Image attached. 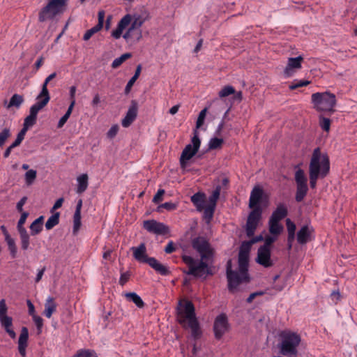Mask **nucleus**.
<instances>
[{"mask_svg":"<svg viewBox=\"0 0 357 357\" xmlns=\"http://www.w3.org/2000/svg\"><path fill=\"white\" fill-rule=\"evenodd\" d=\"M220 194V187L218 186L207 200V204L216 206V202Z\"/></svg>","mask_w":357,"mask_h":357,"instance_id":"obj_42","label":"nucleus"},{"mask_svg":"<svg viewBox=\"0 0 357 357\" xmlns=\"http://www.w3.org/2000/svg\"><path fill=\"white\" fill-rule=\"evenodd\" d=\"M66 6V0H50L49 3L39 12L38 20L43 22L54 19L56 15L64 12Z\"/></svg>","mask_w":357,"mask_h":357,"instance_id":"obj_7","label":"nucleus"},{"mask_svg":"<svg viewBox=\"0 0 357 357\" xmlns=\"http://www.w3.org/2000/svg\"><path fill=\"white\" fill-rule=\"evenodd\" d=\"M143 227L147 231L156 235H166L169 232L168 226L155 220H144Z\"/></svg>","mask_w":357,"mask_h":357,"instance_id":"obj_14","label":"nucleus"},{"mask_svg":"<svg viewBox=\"0 0 357 357\" xmlns=\"http://www.w3.org/2000/svg\"><path fill=\"white\" fill-rule=\"evenodd\" d=\"M73 357H98L96 354L93 351L79 350Z\"/></svg>","mask_w":357,"mask_h":357,"instance_id":"obj_53","label":"nucleus"},{"mask_svg":"<svg viewBox=\"0 0 357 357\" xmlns=\"http://www.w3.org/2000/svg\"><path fill=\"white\" fill-rule=\"evenodd\" d=\"M310 82L307 80L294 79L289 86L290 90L293 91L300 87L307 86Z\"/></svg>","mask_w":357,"mask_h":357,"instance_id":"obj_43","label":"nucleus"},{"mask_svg":"<svg viewBox=\"0 0 357 357\" xmlns=\"http://www.w3.org/2000/svg\"><path fill=\"white\" fill-rule=\"evenodd\" d=\"M222 142L223 139L214 137L210 140L208 147L210 149H215L220 147Z\"/></svg>","mask_w":357,"mask_h":357,"instance_id":"obj_52","label":"nucleus"},{"mask_svg":"<svg viewBox=\"0 0 357 357\" xmlns=\"http://www.w3.org/2000/svg\"><path fill=\"white\" fill-rule=\"evenodd\" d=\"M123 296L127 301L134 303L139 308H142L145 305L141 297L135 292H126Z\"/></svg>","mask_w":357,"mask_h":357,"instance_id":"obj_30","label":"nucleus"},{"mask_svg":"<svg viewBox=\"0 0 357 357\" xmlns=\"http://www.w3.org/2000/svg\"><path fill=\"white\" fill-rule=\"evenodd\" d=\"M303 58L301 56H298L295 58H289L288 59L287 65L284 69V75L286 77H291L294 73V69H299L301 68V62Z\"/></svg>","mask_w":357,"mask_h":357,"instance_id":"obj_20","label":"nucleus"},{"mask_svg":"<svg viewBox=\"0 0 357 357\" xmlns=\"http://www.w3.org/2000/svg\"><path fill=\"white\" fill-rule=\"evenodd\" d=\"M131 250L133 252L134 258L140 263H149V259L153 257H149L146 254V248L144 243H141L138 247H132Z\"/></svg>","mask_w":357,"mask_h":357,"instance_id":"obj_18","label":"nucleus"},{"mask_svg":"<svg viewBox=\"0 0 357 357\" xmlns=\"http://www.w3.org/2000/svg\"><path fill=\"white\" fill-rule=\"evenodd\" d=\"M27 201L26 197H23L17 203L16 206V208L19 212H22L23 211V206L26 204Z\"/></svg>","mask_w":357,"mask_h":357,"instance_id":"obj_64","label":"nucleus"},{"mask_svg":"<svg viewBox=\"0 0 357 357\" xmlns=\"http://www.w3.org/2000/svg\"><path fill=\"white\" fill-rule=\"evenodd\" d=\"M20 239H21L22 249L24 250H27L29 246V234H25V233H24V235L22 236H20Z\"/></svg>","mask_w":357,"mask_h":357,"instance_id":"obj_55","label":"nucleus"},{"mask_svg":"<svg viewBox=\"0 0 357 357\" xmlns=\"http://www.w3.org/2000/svg\"><path fill=\"white\" fill-rule=\"evenodd\" d=\"M119 127L118 125L112 126L108 132H107V136L109 139H113L118 133Z\"/></svg>","mask_w":357,"mask_h":357,"instance_id":"obj_56","label":"nucleus"},{"mask_svg":"<svg viewBox=\"0 0 357 357\" xmlns=\"http://www.w3.org/2000/svg\"><path fill=\"white\" fill-rule=\"evenodd\" d=\"M215 206H212L211 204H207L204 208L203 211V218L206 220V222H210L213 218V213L215 211Z\"/></svg>","mask_w":357,"mask_h":357,"instance_id":"obj_36","label":"nucleus"},{"mask_svg":"<svg viewBox=\"0 0 357 357\" xmlns=\"http://www.w3.org/2000/svg\"><path fill=\"white\" fill-rule=\"evenodd\" d=\"M57 305L52 297H48L45 303L44 315L47 318H50L52 314L56 312Z\"/></svg>","mask_w":357,"mask_h":357,"instance_id":"obj_29","label":"nucleus"},{"mask_svg":"<svg viewBox=\"0 0 357 357\" xmlns=\"http://www.w3.org/2000/svg\"><path fill=\"white\" fill-rule=\"evenodd\" d=\"M59 213L56 212L51 215L45 223V228L47 230L52 229L54 227L57 225L59 222Z\"/></svg>","mask_w":357,"mask_h":357,"instance_id":"obj_38","label":"nucleus"},{"mask_svg":"<svg viewBox=\"0 0 357 357\" xmlns=\"http://www.w3.org/2000/svg\"><path fill=\"white\" fill-rule=\"evenodd\" d=\"M186 327L190 328L191 336L195 340H199L202 337L203 333L198 319L187 324Z\"/></svg>","mask_w":357,"mask_h":357,"instance_id":"obj_26","label":"nucleus"},{"mask_svg":"<svg viewBox=\"0 0 357 357\" xmlns=\"http://www.w3.org/2000/svg\"><path fill=\"white\" fill-rule=\"evenodd\" d=\"M242 92L236 91L231 86H225V105H229L228 110L225 112V119L227 117V113L230 108L235 105H238L242 100Z\"/></svg>","mask_w":357,"mask_h":357,"instance_id":"obj_13","label":"nucleus"},{"mask_svg":"<svg viewBox=\"0 0 357 357\" xmlns=\"http://www.w3.org/2000/svg\"><path fill=\"white\" fill-rule=\"evenodd\" d=\"M262 208L251 209L248 215L245 226V231L248 237L252 238L254 236L255 232L262 218Z\"/></svg>","mask_w":357,"mask_h":357,"instance_id":"obj_11","label":"nucleus"},{"mask_svg":"<svg viewBox=\"0 0 357 357\" xmlns=\"http://www.w3.org/2000/svg\"><path fill=\"white\" fill-rule=\"evenodd\" d=\"M0 323L1 326L4 328L6 332L8 334V335L12 338L15 339L16 337V333L12 328L13 327V319L10 317L3 316L0 317Z\"/></svg>","mask_w":357,"mask_h":357,"instance_id":"obj_25","label":"nucleus"},{"mask_svg":"<svg viewBox=\"0 0 357 357\" xmlns=\"http://www.w3.org/2000/svg\"><path fill=\"white\" fill-rule=\"evenodd\" d=\"M275 241V238L268 236L265 238L264 245L260 246L259 248H267L268 250H271V247Z\"/></svg>","mask_w":357,"mask_h":357,"instance_id":"obj_57","label":"nucleus"},{"mask_svg":"<svg viewBox=\"0 0 357 357\" xmlns=\"http://www.w3.org/2000/svg\"><path fill=\"white\" fill-rule=\"evenodd\" d=\"M312 229H310L307 225L303 226L297 233V241L299 244H305L310 239Z\"/></svg>","mask_w":357,"mask_h":357,"instance_id":"obj_27","label":"nucleus"},{"mask_svg":"<svg viewBox=\"0 0 357 357\" xmlns=\"http://www.w3.org/2000/svg\"><path fill=\"white\" fill-rule=\"evenodd\" d=\"M136 80H137V79H135V78H133V77L130 78V79L128 82V83L126 86L125 90H124L125 94L128 95L130 92L131 89H132V86L134 85L135 82H136Z\"/></svg>","mask_w":357,"mask_h":357,"instance_id":"obj_60","label":"nucleus"},{"mask_svg":"<svg viewBox=\"0 0 357 357\" xmlns=\"http://www.w3.org/2000/svg\"><path fill=\"white\" fill-rule=\"evenodd\" d=\"M130 277V273L129 271H126L124 273H121L119 283L120 285L123 286L129 280Z\"/></svg>","mask_w":357,"mask_h":357,"instance_id":"obj_58","label":"nucleus"},{"mask_svg":"<svg viewBox=\"0 0 357 357\" xmlns=\"http://www.w3.org/2000/svg\"><path fill=\"white\" fill-rule=\"evenodd\" d=\"M75 104V100L71 101L70 105H69L66 114L59 121V123L57 125V127L59 128H61L64 126V124L66 123L68 119H69V117L72 113V111L73 109Z\"/></svg>","mask_w":357,"mask_h":357,"instance_id":"obj_37","label":"nucleus"},{"mask_svg":"<svg viewBox=\"0 0 357 357\" xmlns=\"http://www.w3.org/2000/svg\"><path fill=\"white\" fill-rule=\"evenodd\" d=\"M320 126L324 131H328L331 126V120L328 118L320 116Z\"/></svg>","mask_w":357,"mask_h":357,"instance_id":"obj_50","label":"nucleus"},{"mask_svg":"<svg viewBox=\"0 0 357 357\" xmlns=\"http://www.w3.org/2000/svg\"><path fill=\"white\" fill-rule=\"evenodd\" d=\"M200 139L197 135L192 138V144H188L182 151L180 158V164L184 168L187 162L190 160L198 151L200 146Z\"/></svg>","mask_w":357,"mask_h":357,"instance_id":"obj_12","label":"nucleus"},{"mask_svg":"<svg viewBox=\"0 0 357 357\" xmlns=\"http://www.w3.org/2000/svg\"><path fill=\"white\" fill-rule=\"evenodd\" d=\"M56 73H53L45 78V79L42 85V89H41V91H40L41 96H43L44 95L50 96L49 91L47 89V84L50 81H52L53 79H54L56 77Z\"/></svg>","mask_w":357,"mask_h":357,"instance_id":"obj_39","label":"nucleus"},{"mask_svg":"<svg viewBox=\"0 0 357 357\" xmlns=\"http://www.w3.org/2000/svg\"><path fill=\"white\" fill-rule=\"evenodd\" d=\"M192 247L200 255V259L196 260L189 255H183L182 260L188 266V275L196 278L212 275L211 266L213 263L214 250L204 237H197L192 241Z\"/></svg>","mask_w":357,"mask_h":357,"instance_id":"obj_1","label":"nucleus"},{"mask_svg":"<svg viewBox=\"0 0 357 357\" xmlns=\"http://www.w3.org/2000/svg\"><path fill=\"white\" fill-rule=\"evenodd\" d=\"M11 136V131L10 128L5 127L0 132V147H3L6 140Z\"/></svg>","mask_w":357,"mask_h":357,"instance_id":"obj_41","label":"nucleus"},{"mask_svg":"<svg viewBox=\"0 0 357 357\" xmlns=\"http://www.w3.org/2000/svg\"><path fill=\"white\" fill-rule=\"evenodd\" d=\"M145 20L139 15H135L133 18L130 15L127 14L119 22L117 27L112 32V36L115 39H119L122 36L123 30L130 24V28L135 32V40L139 41L142 38L141 26L144 23Z\"/></svg>","mask_w":357,"mask_h":357,"instance_id":"obj_5","label":"nucleus"},{"mask_svg":"<svg viewBox=\"0 0 357 357\" xmlns=\"http://www.w3.org/2000/svg\"><path fill=\"white\" fill-rule=\"evenodd\" d=\"M206 112H207L206 108H204V109H202L200 112V113L198 116L197 122H196V128H199L204 124V120L206 118Z\"/></svg>","mask_w":357,"mask_h":357,"instance_id":"obj_51","label":"nucleus"},{"mask_svg":"<svg viewBox=\"0 0 357 357\" xmlns=\"http://www.w3.org/2000/svg\"><path fill=\"white\" fill-rule=\"evenodd\" d=\"M191 202L198 211H202L207 204L206 197L204 193L197 192L191 197Z\"/></svg>","mask_w":357,"mask_h":357,"instance_id":"obj_22","label":"nucleus"},{"mask_svg":"<svg viewBox=\"0 0 357 357\" xmlns=\"http://www.w3.org/2000/svg\"><path fill=\"white\" fill-rule=\"evenodd\" d=\"M148 264L161 275L166 276L171 273L167 266L160 263L155 257L149 259V263Z\"/></svg>","mask_w":357,"mask_h":357,"instance_id":"obj_24","label":"nucleus"},{"mask_svg":"<svg viewBox=\"0 0 357 357\" xmlns=\"http://www.w3.org/2000/svg\"><path fill=\"white\" fill-rule=\"evenodd\" d=\"M5 241H6L8 247V250L10 252V255L13 258H15L17 253V247L15 245V242L13 238H12L10 236L6 238Z\"/></svg>","mask_w":357,"mask_h":357,"instance_id":"obj_44","label":"nucleus"},{"mask_svg":"<svg viewBox=\"0 0 357 357\" xmlns=\"http://www.w3.org/2000/svg\"><path fill=\"white\" fill-rule=\"evenodd\" d=\"M135 31H134L129 27L126 32L123 35V38L126 40H128L132 38L135 39Z\"/></svg>","mask_w":357,"mask_h":357,"instance_id":"obj_62","label":"nucleus"},{"mask_svg":"<svg viewBox=\"0 0 357 357\" xmlns=\"http://www.w3.org/2000/svg\"><path fill=\"white\" fill-rule=\"evenodd\" d=\"M37 172L36 170L29 169L25 173V181L26 185H31L36 178Z\"/></svg>","mask_w":357,"mask_h":357,"instance_id":"obj_45","label":"nucleus"},{"mask_svg":"<svg viewBox=\"0 0 357 357\" xmlns=\"http://www.w3.org/2000/svg\"><path fill=\"white\" fill-rule=\"evenodd\" d=\"M50 100V96H40V93L36 97V102L33 104L29 110V114L37 117L38 113L45 107Z\"/></svg>","mask_w":357,"mask_h":357,"instance_id":"obj_19","label":"nucleus"},{"mask_svg":"<svg viewBox=\"0 0 357 357\" xmlns=\"http://www.w3.org/2000/svg\"><path fill=\"white\" fill-rule=\"evenodd\" d=\"M138 112V103L136 100H132L130 105L127 111L126 116L122 119L121 124L124 128L129 127L136 119Z\"/></svg>","mask_w":357,"mask_h":357,"instance_id":"obj_16","label":"nucleus"},{"mask_svg":"<svg viewBox=\"0 0 357 357\" xmlns=\"http://www.w3.org/2000/svg\"><path fill=\"white\" fill-rule=\"evenodd\" d=\"M263 197V190L259 186L254 187L250 192L248 205L249 208L250 209L262 208L260 204L262 202Z\"/></svg>","mask_w":357,"mask_h":357,"instance_id":"obj_15","label":"nucleus"},{"mask_svg":"<svg viewBox=\"0 0 357 357\" xmlns=\"http://www.w3.org/2000/svg\"><path fill=\"white\" fill-rule=\"evenodd\" d=\"M286 225L288 231L287 241H294L296 225L290 219H287Z\"/></svg>","mask_w":357,"mask_h":357,"instance_id":"obj_35","label":"nucleus"},{"mask_svg":"<svg viewBox=\"0 0 357 357\" xmlns=\"http://www.w3.org/2000/svg\"><path fill=\"white\" fill-rule=\"evenodd\" d=\"M44 217L40 216L36 219L30 225L31 234L32 236L38 234L43 230Z\"/></svg>","mask_w":357,"mask_h":357,"instance_id":"obj_31","label":"nucleus"},{"mask_svg":"<svg viewBox=\"0 0 357 357\" xmlns=\"http://www.w3.org/2000/svg\"><path fill=\"white\" fill-rule=\"evenodd\" d=\"M196 319L197 318L193 303L190 301H185L183 303L180 301L177 308V320L179 324L186 328L187 324Z\"/></svg>","mask_w":357,"mask_h":357,"instance_id":"obj_9","label":"nucleus"},{"mask_svg":"<svg viewBox=\"0 0 357 357\" xmlns=\"http://www.w3.org/2000/svg\"><path fill=\"white\" fill-rule=\"evenodd\" d=\"M66 6V0H50L49 3L39 12L38 20L43 22L54 19L56 15L64 12Z\"/></svg>","mask_w":357,"mask_h":357,"instance_id":"obj_8","label":"nucleus"},{"mask_svg":"<svg viewBox=\"0 0 357 357\" xmlns=\"http://www.w3.org/2000/svg\"><path fill=\"white\" fill-rule=\"evenodd\" d=\"M288 215V209L284 204L280 203L273 211L269 219L280 222Z\"/></svg>","mask_w":357,"mask_h":357,"instance_id":"obj_23","label":"nucleus"},{"mask_svg":"<svg viewBox=\"0 0 357 357\" xmlns=\"http://www.w3.org/2000/svg\"><path fill=\"white\" fill-rule=\"evenodd\" d=\"M268 229L269 232L274 236H278L283 230V226L280 223V222L272 220L269 219L268 220Z\"/></svg>","mask_w":357,"mask_h":357,"instance_id":"obj_33","label":"nucleus"},{"mask_svg":"<svg viewBox=\"0 0 357 357\" xmlns=\"http://www.w3.org/2000/svg\"><path fill=\"white\" fill-rule=\"evenodd\" d=\"M132 56V54L130 53H125L122 54L121 56L115 59L112 63V68H119L124 61H126L127 59H130Z\"/></svg>","mask_w":357,"mask_h":357,"instance_id":"obj_40","label":"nucleus"},{"mask_svg":"<svg viewBox=\"0 0 357 357\" xmlns=\"http://www.w3.org/2000/svg\"><path fill=\"white\" fill-rule=\"evenodd\" d=\"M301 341V335L296 332L290 330L281 331L279 343L280 354L286 357H298Z\"/></svg>","mask_w":357,"mask_h":357,"instance_id":"obj_4","label":"nucleus"},{"mask_svg":"<svg viewBox=\"0 0 357 357\" xmlns=\"http://www.w3.org/2000/svg\"><path fill=\"white\" fill-rule=\"evenodd\" d=\"M37 117L29 114L25 119L24 121L23 126L29 128L33 126L36 123Z\"/></svg>","mask_w":357,"mask_h":357,"instance_id":"obj_48","label":"nucleus"},{"mask_svg":"<svg viewBox=\"0 0 357 357\" xmlns=\"http://www.w3.org/2000/svg\"><path fill=\"white\" fill-rule=\"evenodd\" d=\"M176 250V246L173 241H169L165 248V252L167 254H171Z\"/></svg>","mask_w":357,"mask_h":357,"instance_id":"obj_61","label":"nucleus"},{"mask_svg":"<svg viewBox=\"0 0 357 357\" xmlns=\"http://www.w3.org/2000/svg\"><path fill=\"white\" fill-rule=\"evenodd\" d=\"M101 29H102L99 28L98 26H96V25L94 26L93 27H92L91 29H90L86 31V33H84V35L83 36V40H89L93 34L98 32Z\"/></svg>","mask_w":357,"mask_h":357,"instance_id":"obj_49","label":"nucleus"},{"mask_svg":"<svg viewBox=\"0 0 357 357\" xmlns=\"http://www.w3.org/2000/svg\"><path fill=\"white\" fill-rule=\"evenodd\" d=\"M294 179L296 184L295 200L301 202L308 192L307 178L302 169L296 171Z\"/></svg>","mask_w":357,"mask_h":357,"instance_id":"obj_10","label":"nucleus"},{"mask_svg":"<svg viewBox=\"0 0 357 357\" xmlns=\"http://www.w3.org/2000/svg\"><path fill=\"white\" fill-rule=\"evenodd\" d=\"M88 175L86 174H83L77 177V181L78 183L77 193L82 194L86 191L88 188Z\"/></svg>","mask_w":357,"mask_h":357,"instance_id":"obj_32","label":"nucleus"},{"mask_svg":"<svg viewBox=\"0 0 357 357\" xmlns=\"http://www.w3.org/2000/svg\"><path fill=\"white\" fill-rule=\"evenodd\" d=\"M81 214H75L73 216V232L77 234L81 227Z\"/></svg>","mask_w":357,"mask_h":357,"instance_id":"obj_46","label":"nucleus"},{"mask_svg":"<svg viewBox=\"0 0 357 357\" xmlns=\"http://www.w3.org/2000/svg\"><path fill=\"white\" fill-rule=\"evenodd\" d=\"M330 171V161L326 154H323L320 149L316 148L312 153L309 165V178L311 188H316L319 177H326Z\"/></svg>","mask_w":357,"mask_h":357,"instance_id":"obj_3","label":"nucleus"},{"mask_svg":"<svg viewBox=\"0 0 357 357\" xmlns=\"http://www.w3.org/2000/svg\"><path fill=\"white\" fill-rule=\"evenodd\" d=\"M252 245L249 241H243L241 245L238 256V267L236 270L231 269L230 261L227 263L228 289L233 294L247 289L248 285L251 281L249 273V262Z\"/></svg>","mask_w":357,"mask_h":357,"instance_id":"obj_2","label":"nucleus"},{"mask_svg":"<svg viewBox=\"0 0 357 357\" xmlns=\"http://www.w3.org/2000/svg\"><path fill=\"white\" fill-rule=\"evenodd\" d=\"M314 107L320 112H333L336 105V97L333 93L326 91L314 93L311 96Z\"/></svg>","mask_w":357,"mask_h":357,"instance_id":"obj_6","label":"nucleus"},{"mask_svg":"<svg viewBox=\"0 0 357 357\" xmlns=\"http://www.w3.org/2000/svg\"><path fill=\"white\" fill-rule=\"evenodd\" d=\"M213 331L217 340H220L223 335V313H220L215 319Z\"/></svg>","mask_w":357,"mask_h":357,"instance_id":"obj_28","label":"nucleus"},{"mask_svg":"<svg viewBox=\"0 0 357 357\" xmlns=\"http://www.w3.org/2000/svg\"><path fill=\"white\" fill-rule=\"evenodd\" d=\"M165 190L163 189H159L157 192V193L154 195L153 198V202L155 204L159 203L162 199V196L165 194Z\"/></svg>","mask_w":357,"mask_h":357,"instance_id":"obj_59","label":"nucleus"},{"mask_svg":"<svg viewBox=\"0 0 357 357\" xmlns=\"http://www.w3.org/2000/svg\"><path fill=\"white\" fill-rule=\"evenodd\" d=\"M29 339V331L26 327H22L18 340V351L22 357L26 356V349Z\"/></svg>","mask_w":357,"mask_h":357,"instance_id":"obj_21","label":"nucleus"},{"mask_svg":"<svg viewBox=\"0 0 357 357\" xmlns=\"http://www.w3.org/2000/svg\"><path fill=\"white\" fill-rule=\"evenodd\" d=\"M33 318V320L36 326V328H37V330H38V334H40L42 332V328H43V319L38 316V315H36L34 316Z\"/></svg>","mask_w":357,"mask_h":357,"instance_id":"obj_54","label":"nucleus"},{"mask_svg":"<svg viewBox=\"0 0 357 357\" xmlns=\"http://www.w3.org/2000/svg\"><path fill=\"white\" fill-rule=\"evenodd\" d=\"M24 98L22 95L15 93L10 98L7 108H10L12 107L19 108L24 102Z\"/></svg>","mask_w":357,"mask_h":357,"instance_id":"obj_34","label":"nucleus"},{"mask_svg":"<svg viewBox=\"0 0 357 357\" xmlns=\"http://www.w3.org/2000/svg\"><path fill=\"white\" fill-rule=\"evenodd\" d=\"M98 22L96 24L99 28L102 29L104 24V20H105V12L103 10L98 12Z\"/></svg>","mask_w":357,"mask_h":357,"instance_id":"obj_63","label":"nucleus"},{"mask_svg":"<svg viewBox=\"0 0 357 357\" xmlns=\"http://www.w3.org/2000/svg\"><path fill=\"white\" fill-rule=\"evenodd\" d=\"M162 208H165L169 211H174L177 208V204L172 202H165L158 206L157 211L161 212Z\"/></svg>","mask_w":357,"mask_h":357,"instance_id":"obj_47","label":"nucleus"},{"mask_svg":"<svg viewBox=\"0 0 357 357\" xmlns=\"http://www.w3.org/2000/svg\"><path fill=\"white\" fill-rule=\"evenodd\" d=\"M271 251L267 248H259L256 262L265 268L271 267L273 265L271 259Z\"/></svg>","mask_w":357,"mask_h":357,"instance_id":"obj_17","label":"nucleus"}]
</instances>
